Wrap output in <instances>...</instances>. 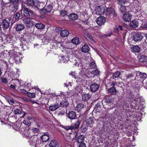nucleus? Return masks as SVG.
I'll return each instance as SVG.
<instances>
[{
  "label": "nucleus",
  "instance_id": "36",
  "mask_svg": "<svg viewBox=\"0 0 147 147\" xmlns=\"http://www.w3.org/2000/svg\"><path fill=\"white\" fill-rule=\"evenodd\" d=\"M72 43L75 45H78L80 43L79 39L77 37H75L71 40Z\"/></svg>",
  "mask_w": 147,
  "mask_h": 147
},
{
  "label": "nucleus",
  "instance_id": "52",
  "mask_svg": "<svg viewBox=\"0 0 147 147\" xmlns=\"http://www.w3.org/2000/svg\"><path fill=\"white\" fill-rule=\"evenodd\" d=\"M74 89L76 92H80L81 91L80 87L79 86H76L75 87Z\"/></svg>",
  "mask_w": 147,
  "mask_h": 147
},
{
  "label": "nucleus",
  "instance_id": "9",
  "mask_svg": "<svg viewBox=\"0 0 147 147\" xmlns=\"http://www.w3.org/2000/svg\"><path fill=\"white\" fill-rule=\"evenodd\" d=\"M132 15L128 12H126L123 15V19L125 22H129L131 20Z\"/></svg>",
  "mask_w": 147,
  "mask_h": 147
},
{
  "label": "nucleus",
  "instance_id": "48",
  "mask_svg": "<svg viewBox=\"0 0 147 147\" xmlns=\"http://www.w3.org/2000/svg\"><path fill=\"white\" fill-rule=\"evenodd\" d=\"M61 62L63 63L66 62V61L69 60L68 58H67V59L65 58L64 57H61Z\"/></svg>",
  "mask_w": 147,
  "mask_h": 147
},
{
  "label": "nucleus",
  "instance_id": "40",
  "mask_svg": "<svg viewBox=\"0 0 147 147\" xmlns=\"http://www.w3.org/2000/svg\"><path fill=\"white\" fill-rule=\"evenodd\" d=\"M120 12L123 13L126 10V6L124 5H121L120 8Z\"/></svg>",
  "mask_w": 147,
  "mask_h": 147
},
{
  "label": "nucleus",
  "instance_id": "3",
  "mask_svg": "<svg viewBox=\"0 0 147 147\" xmlns=\"http://www.w3.org/2000/svg\"><path fill=\"white\" fill-rule=\"evenodd\" d=\"M96 14L98 15L103 14L105 12V9L102 6H97L95 9Z\"/></svg>",
  "mask_w": 147,
  "mask_h": 147
},
{
  "label": "nucleus",
  "instance_id": "37",
  "mask_svg": "<svg viewBox=\"0 0 147 147\" xmlns=\"http://www.w3.org/2000/svg\"><path fill=\"white\" fill-rule=\"evenodd\" d=\"M41 138L43 142H46L49 139V137L48 136L43 135L41 137Z\"/></svg>",
  "mask_w": 147,
  "mask_h": 147
},
{
  "label": "nucleus",
  "instance_id": "50",
  "mask_svg": "<svg viewBox=\"0 0 147 147\" xmlns=\"http://www.w3.org/2000/svg\"><path fill=\"white\" fill-rule=\"evenodd\" d=\"M25 2L23 1H22V9H24V10H28V9L27 8L26 6L25 5Z\"/></svg>",
  "mask_w": 147,
  "mask_h": 147
},
{
  "label": "nucleus",
  "instance_id": "57",
  "mask_svg": "<svg viewBox=\"0 0 147 147\" xmlns=\"http://www.w3.org/2000/svg\"><path fill=\"white\" fill-rule=\"evenodd\" d=\"M87 36L91 40H93L94 39L93 37L91 36L89 33H88L86 34Z\"/></svg>",
  "mask_w": 147,
  "mask_h": 147
},
{
  "label": "nucleus",
  "instance_id": "33",
  "mask_svg": "<svg viewBox=\"0 0 147 147\" xmlns=\"http://www.w3.org/2000/svg\"><path fill=\"white\" fill-rule=\"evenodd\" d=\"M84 139V136L83 135H80L77 138V142L78 143L83 142Z\"/></svg>",
  "mask_w": 147,
  "mask_h": 147
},
{
  "label": "nucleus",
  "instance_id": "4",
  "mask_svg": "<svg viewBox=\"0 0 147 147\" xmlns=\"http://www.w3.org/2000/svg\"><path fill=\"white\" fill-rule=\"evenodd\" d=\"M37 138L36 136H31L29 142L31 145H35V147L37 146Z\"/></svg>",
  "mask_w": 147,
  "mask_h": 147
},
{
  "label": "nucleus",
  "instance_id": "39",
  "mask_svg": "<svg viewBox=\"0 0 147 147\" xmlns=\"http://www.w3.org/2000/svg\"><path fill=\"white\" fill-rule=\"evenodd\" d=\"M99 73V71L97 69L92 71L91 72V74L94 76L98 75Z\"/></svg>",
  "mask_w": 147,
  "mask_h": 147
},
{
  "label": "nucleus",
  "instance_id": "38",
  "mask_svg": "<svg viewBox=\"0 0 147 147\" xmlns=\"http://www.w3.org/2000/svg\"><path fill=\"white\" fill-rule=\"evenodd\" d=\"M57 145V142L55 140H53L50 143L49 146L51 147H55Z\"/></svg>",
  "mask_w": 147,
  "mask_h": 147
},
{
  "label": "nucleus",
  "instance_id": "2",
  "mask_svg": "<svg viewBox=\"0 0 147 147\" xmlns=\"http://www.w3.org/2000/svg\"><path fill=\"white\" fill-rule=\"evenodd\" d=\"M22 21L26 26L28 28L32 27L34 24V22H33L32 19H31L24 18L23 19Z\"/></svg>",
  "mask_w": 147,
  "mask_h": 147
},
{
  "label": "nucleus",
  "instance_id": "21",
  "mask_svg": "<svg viewBox=\"0 0 147 147\" xmlns=\"http://www.w3.org/2000/svg\"><path fill=\"white\" fill-rule=\"evenodd\" d=\"M16 29L17 31H21L24 29L25 28L24 25L22 24H16Z\"/></svg>",
  "mask_w": 147,
  "mask_h": 147
},
{
  "label": "nucleus",
  "instance_id": "31",
  "mask_svg": "<svg viewBox=\"0 0 147 147\" xmlns=\"http://www.w3.org/2000/svg\"><path fill=\"white\" fill-rule=\"evenodd\" d=\"M140 62H145L147 61V56L144 55H142L139 59Z\"/></svg>",
  "mask_w": 147,
  "mask_h": 147
},
{
  "label": "nucleus",
  "instance_id": "55",
  "mask_svg": "<svg viewBox=\"0 0 147 147\" xmlns=\"http://www.w3.org/2000/svg\"><path fill=\"white\" fill-rule=\"evenodd\" d=\"M32 130L35 133H38L39 131V130L38 129L34 127L32 129Z\"/></svg>",
  "mask_w": 147,
  "mask_h": 147
},
{
  "label": "nucleus",
  "instance_id": "8",
  "mask_svg": "<svg viewBox=\"0 0 147 147\" xmlns=\"http://www.w3.org/2000/svg\"><path fill=\"white\" fill-rule=\"evenodd\" d=\"M99 85L96 83L92 84L90 86V90L92 92H95L98 91L99 88Z\"/></svg>",
  "mask_w": 147,
  "mask_h": 147
},
{
  "label": "nucleus",
  "instance_id": "15",
  "mask_svg": "<svg viewBox=\"0 0 147 147\" xmlns=\"http://www.w3.org/2000/svg\"><path fill=\"white\" fill-rule=\"evenodd\" d=\"M60 106L58 103H55L51 105L49 107V109L50 111H53L57 109Z\"/></svg>",
  "mask_w": 147,
  "mask_h": 147
},
{
  "label": "nucleus",
  "instance_id": "20",
  "mask_svg": "<svg viewBox=\"0 0 147 147\" xmlns=\"http://www.w3.org/2000/svg\"><path fill=\"white\" fill-rule=\"evenodd\" d=\"M32 118L30 117H27L26 119L24 121L23 123L26 125L29 126L31 124L30 121L32 120Z\"/></svg>",
  "mask_w": 147,
  "mask_h": 147
},
{
  "label": "nucleus",
  "instance_id": "26",
  "mask_svg": "<svg viewBox=\"0 0 147 147\" xmlns=\"http://www.w3.org/2000/svg\"><path fill=\"white\" fill-rule=\"evenodd\" d=\"M18 5L17 4L13 5L11 7V10L13 12H15L18 11Z\"/></svg>",
  "mask_w": 147,
  "mask_h": 147
},
{
  "label": "nucleus",
  "instance_id": "14",
  "mask_svg": "<svg viewBox=\"0 0 147 147\" xmlns=\"http://www.w3.org/2000/svg\"><path fill=\"white\" fill-rule=\"evenodd\" d=\"M68 98H67L61 101L60 103V105L59 106L65 108L67 107L69 105V103L68 101Z\"/></svg>",
  "mask_w": 147,
  "mask_h": 147
},
{
  "label": "nucleus",
  "instance_id": "24",
  "mask_svg": "<svg viewBox=\"0 0 147 147\" xmlns=\"http://www.w3.org/2000/svg\"><path fill=\"white\" fill-rule=\"evenodd\" d=\"M90 50V48L88 46L85 45L83 46L81 48V51L84 53H87Z\"/></svg>",
  "mask_w": 147,
  "mask_h": 147
},
{
  "label": "nucleus",
  "instance_id": "27",
  "mask_svg": "<svg viewBox=\"0 0 147 147\" xmlns=\"http://www.w3.org/2000/svg\"><path fill=\"white\" fill-rule=\"evenodd\" d=\"M69 34V31L67 30H63L60 32V35L63 37L67 36Z\"/></svg>",
  "mask_w": 147,
  "mask_h": 147
},
{
  "label": "nucleus",
  "instance_id": "54",
  "mask_svg": "<svg viewBox=\"0 0 147 147\" xmlns=\"http://www.w3.org/2000/svg\"><path fill=\"white\" fill-rule=\"evenodd\" d=\"M7 101L11 105H12L14 103L13 100L12 99L10 98L9 99H8L7 100Z\"/></svg>",
  "mask_w": 147,
  "mask_h": 147
},
{
  "label": "nucleus",
  "instance_id": "60",
  "mask_svg": "<svg viewBox=\"0 0 147 147\" xmlns=\"http://www.w3.org/2000/svg\"><path fill=\"white\" fill-rule=\"evenodd\" d=\"M80 144L79 147H86V145L84 143V142L80 143Z\"/></svg>",
  "mask_w": 147,
  "mask_h": 147
},
{
  "label": "nucleus",
  "instance_id": "59",
  "mask_svg": "<svg viewBox=\"0 0 147 147\" xmlns=\"http://www.w3.org/2000/svg\"><path fill=\"white\" fill-rule=\"evenodd\" d=\"M135 100L137 102H136V103L137 104H140L141 102L140 99L139 98H137Z\"/></svg>",
  "mask_w": 147,
  "mask_h": 147
},
{
  "label": "nucleus",
  "instance_id": "7",
  "mask_svg": "<svg viewBox=\"0 0 147 147\" xmlns=\"http://www.w3.org/2000/svg\"><path fill=\"white\" fill-rule=\"evenodd\" d=\"M106 21L105 17L100 16L96 20V22L98 25L101 26L104 24Z\"/></svg>",
  "mask_w": 147,
  "mask_h": 147
},
{
  "label": "nucleus",
  "instance_id": "42",
  "mask_svg": "<svg viewBox=\"0 0 147 147\" xmlns=\"http://www.w3.org/2000/svg\"><path fill=\"white\" fill-rule=\"evenodd\" d=\"M27 94L28 96L30 98H34L35 97V93L28 92Z\"/></svg>",
  "mask_w": 147,
  "mask_h": 147
},
{
  "label": "nucleus",
  "instance_id": "22",
  "mask_svg": "<svg viewBox=\"0 0 147 147\" xmlns=\"http://www.w3.org/2000/svg\"><path fill=\"white\" fill-rule=\"evenodd\" d=\"M129 25L133 28H135L138 27V23L136 20H134L130 22Z\"/></svg>",
  "mask_w": 147,
  "mask_h": 147
},
{
  "label": "nucleus",
  "instance_id": "17",
  "mask_svg": "<svg viewBox=\"0 0 147 147\" xmlns=\"http://www.w3.org/2000/svg\"><path fill=\"white\" fill-rule=\"evenodd\" d=\"M81 121L79 119L76 120V121L74 123L73 125H72V129H78L79 128V126L80 124Z\"/></svg>",
  "mask_w": 147,
  "mask_h": 147
},
{
  "label": "nucleus",
  "instance_id": "47",
  "mask_svg": "<svg viewBox=\"0 0 147 147\" xmlns=\"http://www.w3.org/2000/svg\"><path fill=\"white\" fill-rule=\"evenodd\" d=\"M105 101L107 103H111V98L110 97L106 98H105Z\"/></svg>",
  "mask_w": 147,
  "mask_h": 147
},
{
  "label": "nucleus",
  "instance_id": "1",
  "mask_svg": "<svg viewBox=\"0 0 147 147\" xmlns=\"http://www.w3.org/2000/svg\"><path fill=\"white\" fill-rule=\"evenodd\" d=\"M24 15L26 18L35 20L36 15L35 13L32 11L28 10H24Z\"/></svg>",
  "mask_w": 147,
  "mask_h": 147
},
{
  "label": "nucleus",
  "instance_id": "16",
  "mask_svg": "<svg viewBox=\"0 0 147 147\" xmlns=\"http://www.w3.org/2000/svg\"><path fill=\"white\" fill-rule=\"evenodd\" d=\"M107 14H112L113 16L116 17L117 16V13L115 12L114 9L112 8L107 9Z\"/></svg>",
  "mask_w": 147,
  "mask_h": 147
},
{
  "label": "nucleus",
  "instance_id": "12",
  "mask_svg": "<svg viewBox=\"0 0 147 147\" xmlns=\"http://www.w3.org/2000/svg\"><path fill=\"white\" fill-rule=\"evenodd\" d=\"M21 130H23V131L22 133L24 137L28 138H29L31 136L30 135V133L29 129H25L22 128Z\"/></svg>",
  "mask_w": 147,
  "mask_h": 147
},
{
  "label": "nucleus",
  "instance_id": "53",
  "mask_svg": "<svg viewBox=\"0 0 147 147\" xmlns=\"http://www.w3.org/2000/svg\"><path fill=\"white\" fill-rule=\"evenodd\" d=\"M69 75H71L73 77H74L75 78H77V76L76 75V74L74 72H72L69 74Z\"/></svg>",
  "mask_w": 147,
  "mask_h": 147
},
{
  "label": "nucleus",
  "instance_id": "18",
  "mask_svg": "<svg viewBox=\"0 0 147 147\" xmlns=\"http://www.w3.org/2000/svg\"><path fill=\"white\" fill-rule=\"evenodd\" d=\"M108 92L112 95H115L117 91L116 88L114 86H112L108 89Z\"/></svg>",
  "mask_w": 147,
  "mask_h": 147
},
{
  "label": "nucleus",
  "instance_id": "5",
  "mask_svg": "<svg viewBox=\"0 0 147 147\" xmlns=\"http://www.w3.org/2000/svg\"><path fill=\"white\" fill-rule=\"evenodd\" d=\"M27 4L31 8L34 6L38 7L39 5L37 1H34L33 0H27L26 1Z\"/></svg>",
  "mask_w": 147,
  "mask_h": 147
},
{
  "label": "nucleus",
  "instance_id": "30",
  "mask_svg": "<svg viewBox=\"0 0 147 147\" xmlns=\"http://www.w3.org/2000/svg\"><path fill=\"white\" fill-rule=\"evenodd\" d=\"M69 18L70 20H75L77 19L78 16L76 14L72 13L69 16Z\"/></svg>",
  "mask_w": 147,
  "mask_h": 147
},
{
  "label": "nucleus",
  "instance_id": "35",
  "mask_svg": "<svg viewBox=\"0 0 147 147\" xmlns=\"http://www.w3.org/2000/svg\"><path fill=\"white\" fill-rule=\"evenodd\" d=\"M83 108H84V105L82 103H81L77 105L76 109L78 112H79Z\"/></svg>",
  "mask_w": 147,
  "mask_h": 147
},
{
  "label": "nucleus",
  "instance_id": "25",
  "mask_svg": "<svg viewBox=\"0 0 147 147\" xmlns=\"http://www.w3.org/2000/svg\"><path fill=\"white\" fill-rule=\"evenodd\" d=\"M10 23L6 20H4L3 22L2 25L4 29H7L8 28L9 26Z\"/></svg>",
  "mask_w": 147,
  "mask_h": 147
},
{
  "label": "nucleus",
  "instance_id": "43",
  "mask_svg": "<svg viewBox=\"0 0 147 147\" xmlns=\"http://www.w3.org/2000/svg\"><path fill=\"white\" fill-rule=\"evenodd\" d=\"M90 68H93L96 66L95 62H91L89 63Z\"/></svg>",
  "mask_w": 147,
  "mask_h": 147
},
{
  "label": "nucleus",
  "instance_id": "44",
  "mask_svg": "<svg viewBox=\"0 0 147 147\" xmlns=\"http://www.w3.org/2000/svg\"><path fill=\"white\" fill-rule=\"evenodd\" d=\"M21 13V11H19L18 12H17L15 15V19H18L20 16V13Z\"/></svg>",
  "mask_w": 147,
  "mask_h": 147
},
{
  "label": "nucleus",
  "instance_id": "56",
  "mask_svg": "<svg viewBox=\"0 0 147 147\" xmlns=\"http://www.w3.org/2000/svg\"><path fill=\"white\" fill-rule=\"evenodd\" d=\"M126 0H120L118 2V3L119 4H124L126 2Z\"/></svg>",
  "mask_w": 147,
  "mask_h": 147
},
{
  "label": "nucleus",
  "instance_id": "28",
  "mask_svg": "<svg viewBox=\"0 0 147 147\" xmlns=\"http://www.w3.org/2000/svg\"><path fill=\"white\" fill-rule=\"evenodd\" d=\"M35 26L38 29H42L45 27L44 24L41 23H38L35 24Z\"/></svg>",
  "mask_w": 147,
  "mask_h": 147
},
{
  "label": "nucleus",
  "instance_id": "34",
  "mask_svg": "<svg viewBox=\"0 0 147 147\" xmlns=\"http://www.w3.org/2000/svg\"><path fill=\"white\" fill-rule=\"evenodd\" d=\"M27 43H26L25 42H21L20 44V46L21 47V48L23 50H26L28 49V47L27 46Z\"/></svg>",
  "mask_w": 147,
  "mask_h": 147
},
{
  "label": "nucleus",
  "instance_id": "19",
  "mask_svg": "<svg viewBox=\"0 0 147 147\" xmlns=\"http://www.w3.org/2000/svg\"><path fill=\"white\" fill-rule=\"evenodd\" d=\"M131 51L133 52L138 53L140 50V48L138 46H132L130 48Z\"/></svg>",
  "mask_w": 147,
  "mask_h": 147
},
{
  "label": "nucleus",
  "instance_id": "10",
  "mask_svg": "<svg viewBox=\"0 0 147 147\" xmlns=\"http://www.w3.org/2000/svg\"><path fill=\"white\" fill-rule=\"evenodd\" d=\"M29 39V36L26 34L22 35L20 37V42H25L28 43Z\"/></svg>",
  "mask_w": 147,
  "mask_h": 147
},
{
  "label": "nucleus",
  "instance_id": "11",
  "mask_svg": "<svg viewBox=\"0 0 147 147\" xmlns=\"http://www.w3.org/2000/svg\"><path fill=\"white\" fill-rule=\"evenodd\" d=\"M143 38V36L141 34L137 33L133 36V39L134 41L137 42L141 40Z\"/></svg>",
  "mask_w": 147,
  "mask_h": 147
},
{
  "label": "nucleus",
  "instance_id": "61",
  "mask_svg": "<svg viewBox=\"0 0 147 147\" xmlns=\"http://www.w3.org/2000/svg\"><path fill=\"white\" fill-rule=\"evenodd\" d=\"M87 121H88V124H91L92 121V119L91 118L88 119H87Z\"/></svg>",
  "mask_w": 147,
  "mask_h": 147
},
{
  "label": "nucleus",
  "instance_id": "29",
  "mask_svg": "<svg viewBox=\"0 0 147 147\" xmlns=\"http://www.w3.org/2000/svg\"><path fill=\"white\" fill-rule=\"evenodd\" d=\"M120 74L121 73L120 71H116V72L112 74L111 78L113 79H114L115 78H118L120 76Z\"/></svg>",
  "mask_w": 147,
  "mask_h": 147
},
{
  "label": "nucleus",
  "instance_id": "45",
  "mask_svg": "<svg viewBox=\"0 0 147 147\" xmlns=\"http://www.w3.org/2000/svg\"><path fill=\"white\" fill-rule=\"evenodd\" d=\"M9 2L11 4H17L19 2V0H9Z\"/></svg>",
  "mask_w": 147,
  "mask_h": 147
},
{
  "label": "nucleus",
  "instance_id": "6",
  "mask_svg": "<svg viewBox=\"0 0 147 147\" xmlns=\"http://www.w3.org/2000/svg\"><path fill=\"white\" fill-rule=\"evenodd\" d=\"M52 9V7L51 5H48L45 6L40 10L41 13L45 14L46 13L50 12Z\"/></svg>",
  "mask_w": 147,
  "mask_h": 147
},
{
  "label": "nucleus",
  "instance_id": "13",
  "mask_svg": "<svg viewBox=\"0 0 147 147\" xmlns=\"http://www.w3.org/2000/svg\"><path fill=\"white\" fill-rule=\"evenodd\" d=\"M67 115L68 117L70 119H74L76 117V112L73 111H69Z\"/></svg>",
  "mask_w": 147,
  "mask_h": 147
},
{
  "label": "nucleus",
  "instance_id": "62",
  "mask_svg": "<svg viewBox=\"0 0 147 147\" xmlns=\"http://www.w3.org/2000/svg\"><path fill=\"white\" fill-rule=\"evenodd\" d=\"M1 80L4 83H6L7 82V80L5 78H1Z\"/></svg>",
  "mask_w": 147,
  "mask_h": 147
},
{
  "label": "nucleus",
  "instance_id": "64",
  "mask_svg": "<svg viewBox=\"0 0 147 147\" xmlns=\"http://www.w3.org/2000/svg\"><path fill=\"white\" fill-rule=\"evenodd\" d=\"M142 27L143 28H144V29L146 28H147V23H146L143 25H142Z\"/></svg>",
  "mask_w": 147,
  "mask_h": 147
},
{
  "label": "nucleus",
  "instance_id": "41",
  "mask_svg": "<svg viewBox=\"0 0 147 147\" xmlns=\"http://www.w3.org/2000/svg\"><path fill=\"white\" fill-rule=\"evenodd\" d=\"M21 111L20 109H15L13 111V113L15 114H20L21 113Z\"/></svg>",
  "mask_w": 147,
  "mask_h": 147
},
{
  "label": "nucleus",
  "instance_id": "32",
  "mask_svg": "<svg viewBox=\"0 0 147 147\" xmlns=\"http://www.w3.org/2000/svg\"><path fill=\"white\" fill-rule=\"evenodd\" d=\"M139 75L140 78L143 79V80H145V79H147V74L146 73L140 72L139 73Z\"/></svg>",
  "mask_w": 147,
  "mask_h": 147
},
{
  "label": "nucleus",
  "instance_id": "46",
  "mask_svg": "<svg viewBox=\"0 0 147 147\" xmlns=\"http://www.w3.org/2000/svg\"><path fill=\"white\" fill-rule=\"evenodd\" d=\"M60 14L62 16H66L67 14V11L65 10H62L60 11Z\"/></svg>",
  "mask_w": 147,
  "mask_h": 147
},
{
  "label": "nucleus",
  "instance_id": "51",
  "mask_svg": "<svg viewBox=\"0 0 147 147\" xmlns=\"http://www.w3.org/2000/svg\"><path fill=\"white\" fill-rule=\"evenodd\" d=\"M147 80H143L142 83L143 86L144 87L147 88Z\"/></svg>",
  "mask_w": 147,
  "mask_h": 147
},
{
  "label": "nucleus",
  "instance_id": "58",
  "mask_svg": "<svg viewBox=\"0 0 147 147\" xmlns=\"http://www.w3.org/2000/svg\"><path fill=\"white\" fill-rule=\"evenodd\" d=\"M65 113V111L64 110H62L60 112H59L58 115H64V113Z\"/></svg>",
  "mask_w": 147,
  "mask_h": 147
},
{
  "label": "nucleus",
  "instance_id": "63",
  "mask_svg": "<svg viewBox=\"0 0 147 147\" xmlns=\"http://www.w3.org/2000/svg\"><path fill=\"white\" fill-rule=\"evenodd\" d=\"M21 92L24 94H27V93L28 92L26 91L24 89H22L21 90Z\"/></svg>",
  "mask_w": 147,
  "mask_h": 147
},
{
  "label": "nucleus",
  "instance_id": "23",
  "mask_svg": "<svg viewBox=\"0 0 147 147\" xmlns=\"http://www.w3.org/2000/svg\"><path fill=\"white\" fill-rule=\"evenodd\" d=\"M91 96L88 94H84L82 96V100L84 101L88 100L90 98Z\"/></svg>",
  "mask_w": 147,
  "mask_h": 147
},
{
  "label": "nucleus",
  "instance_id": "49",
  "mask_svg": "<svg viewBox=\"0 0 147 147\" xmlns=\"http://www.w3.org/2000/svg\"><path fill=\"white\" fill-rule=\"evenodd\" d=\"M81 129L82 132H85L87 130V128L86 125H83L81 127Z\"/></svg>",
  "mask_w": 147,
  "mask_h": 147
}]
</instances>
